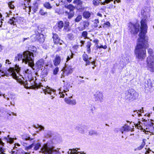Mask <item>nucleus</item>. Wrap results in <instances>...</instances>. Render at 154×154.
Wrapping results in <instances>:
<instances>
[{"label": "nucleus", "mask_w": 154, "mask_h": 154, "mask_svg": "<svg viewBox=\"0 0 154 154\" xmlns=\"http://www.w3.org/2000/svg\"><path fill=\"white\" fill-rule=\"evenodd\" d=\"M8 114L9 115V116H11L12 115H14V116H17V114L16 113H15L14 112H8Z\"/></svg>", "instance_id": "nucleus-59"}, {"label": "nucleus", "mask_w": 154, "mask_h": 154, "mask_svg": "<svg viewBox=\"0 0 154 154\" xmlns=\"http://www.w3.org/2000/svg\"><path fill=\"white\" fill-rule=\"evenodd\" d=\"M97 131H91L89 132V135L91 136L94 135H97Z\"/></svg>", "instance_id": "nucleus-49"}, {"label": "nucleus", "mask_w": 154, "mask_h": 154, "mask_svg": "<svg viewBox=\"0 0 154 154\" xmlns=\"http://www.w3.org/2000/svg\"><path fill=\"white\" fill-rule=\"evenodd\" d=\"M24 139L26 140H32L33 139V138H31L30 137H26Z\"/></svg>", "instance_id": "nucleus-61"}, {"label": "nucleus", "mask_w": 154, "mask_h": 154, "mask_svg": "<svg viewBox=\"0 0 154 154\" xmlns=\"http://www.w3.org/2000/svg\"><path fill=\"white\" fill-rule=\"evenodd\" d=\"M72 97V96L69 97V98H65V102L67 104L71 105H75L76 103V102L75 100H71L70 98Z\"/></svg>", "instance_id": "nucleus-18"}, {"label": "nucleus", "mask_w": 154, "mask_h": 154, "mask_svg": "<svg viewBox=\"0 0 154 154\" xmlns=\"http://www.w3.org/2000/svg\"><path fill=\"white\" fill-rule=\"evenodd\" d=\"M63 21H59L55 26V30L57 31H60L63 26Z\"/></svg>", "instance_id": "nucleus-19"}, {"label": "nucleus", "mask_w": 154, "mask_h": 154, "mask_svg": "<svg viewBox=\"0 0 154 154\" xmlns=\"http://www.w3.org/2000/svg\"><path fill=\"white\" fill-rule=\"evenodd\" d=\"M12 2H9L8 3V7L10 9H14V5L12 3Z\"/></svg>", "instance_id": "nucleus-51"}, {"label": "nucleus", "mask_w": 154, "mask_h": 154, "mask_svg": "<svg viewBox=\"0 0 154 154\" xmlns=\"http://www.w3.org/2000/svg\"><path fill=\"white\" fill-rule=\"evenodd\" d=\"M82 16L81 15H78L75 20V21L76 22H79L82 19Z\"/></svg>", "instance_id": "nucleus-41"}, {"label": "nucleus", "mask_w": 154, "mask_h": 154, "mask_svg": "<svg viewBox=\"0 0 154 154\" xmlns=\"http://www.w3.org/2000/svg\"><path fill=\"white\" fill-rule=\"evenodd\" d=\"M83 59L84 61H86L88 60V56L86 54H84L82 55Z\"/></svg>", "instance_id": "nucleus-48"}, {"label": "nucleus", "mask_w": 154, "mask_h": 154, "mask_svg": "<svg viewBox=\"0 0 154 154\" xmlns=\"http://www.w3.org/2000/svg\"><path fill=\"white\" fill-rule=\"evenodd\" d=\"M146 62L149 70L154 72V56H149L147 58Z\"/></svg>", "instance_id": "nucleus-6"}, {"label": "nucleus", "mask_w": 154, "mask_h": 154, "mask_svg": "<svg viewBox=\"0 0 154 154\" xmlns=\"http://www.w3.org/2000/svg\"><path fill=\"white\" fill-rule=\"evenodd\" d=\"M143 108L142 107V109H140V110H136L135 111H134L133 112L132 114V116H136V115H137V116L138 117H140V116H141V114L140 113H139L138 112L139 111L140 112V113L141 112H143Z\"/></svg>", "instance_id": "nucleus-24"}, {"label": "nucleus", "mask_w": 154, "mask_h": 154, "mask_svg": "<svg viewBox=\"0 0 154 154\" xmlns=\"http://www.w3.org/2000/svg\"><path fill=\"white\" fill-rule=\"evenodd\" d=\"M126 61H125V63H128L130 61L129 60V57H126Z\"/></svg>", "instance_id": "nucleus-63"}, {"label": "nucleus", "mask_w": 154, "mask_h": 154, "mask_svg": "<svg viewBox=\"0 0 154 154\" xmlns=\"http://www.w3.org/2000/svg\"><path fill=\"white\" fill-rule=\"evenodd\" d=\"M40 14L42 16H47L48 15L47 12L45 11V10L43 9H41L39 11Z\"/></svg>", "instance_id": "nucleus-37"}, {"label": "nucleus", "mask_w": 154, "mask_h": 154, "mask_svg": "<svg viewBox=\"0 0 154 154\" xmlns=\"http://www.w3.org/2000/svg\"><path fill=\"white\" fill-rule=\"evenodd\" d=\"M94 99L95 101L102 102L103 100V93L99 91H97L94 94Z\"/></svg>", "instance_id": "nucleus-12"}, {"label": "nucleus", "mask_w": 154, "mask_h": 154, "mask_svg": "<svg viewBox=\"0 0 154 154\" xmlns=\"http://www.w3.org/2000/svg\"><path fill=\"white\" fill-rule=\"evenodd\" d=\"M113 1V3L115 4L116 2L117 3L120 2L121 0H105V2L103 3V4L104 5L105 4H108L112 1Z\"/></svg>", "instance_id": "nucleus-30"}, {"label": "nucleus", "mask_w": 154, "mask_h": 154, "mask_svg": "<svg viewBox=\"0 0 154 154\" xmlns=\"http://www.w3.org/2000/svg\"><path fill=\"white\" fill-rule=\"evenodd\" d=\"M53 142L50 141L44 144L41 148L42 152L45 154H60L59 150L54 149V147L53 146Z\"/></svg>", "instance_id": "nucleus-3"}, {"label": "nucleus", "mask_w": 154, "mask_h": 154, "mask_svg": "<svg viewBox=\"0 0 154 154\" xmlns=\"http://www.w3.org/2000/svg\"><path fill=\"white\" fill-rule=\"evenodd\" d=\"M99 0H93V4L96 6H97L99 5Z\"/></svg>", "instance_id": "nucleus-53"}, {"label": "nucleus", "mask_w": 154, "mask_h": 154, "mask_svg": "<svg viewBox=\"0 0 154 154\" xmlns=\"http://www.w3.org/2000/svg\"><path fill=\"white\" fill-rule=\"evenodd\" d=\"M69 26V22L68 21L65 22L64 26H63L64 29H67Z\"/></svg>", "instance_id": "nucleus-52"}, {"label": "nucleus", "mask_w": 154, "mask_h": 154, "mask_svg": "<svg viewBox=\"0 0 154 154\" xmlns=\"http://www.w3.org/2000/svg\"><path fill=\"white\" fill-rule=\"evenodd\" d=\"M91 45V43L90 42H87L86 45L87 51L88 54L91 53V49L90 47Z\"/></svg>", "instance_id": "nucleus-35"}, {"label": "nucleus", "mask_w": 154, "mask_h": 154, "mask_svg": "<svg viewBox=\"0 0 154 154\" xmlns=\"http://www.w3.org/2000/svg\"><path fill=\"white\" fill-rule=\"evenodd\" d=\"M110 23L109 22H106L103 24V27H109L110 26Z\"/></svg>", "instance_id": "nucleus-54"}, {"label": "nucleus", "mask_w": 154, "mask_h": 154, "mask_svg": "<svg viewBox=\"0 0 154 154\" xmlns=\"http://www.w3.org/2000/svg\"><path fill=\"white\" fill-rule=\"evenodd\" d=\"M34 142L31 145L29 146H28L26 147H25V149L26 150H28L31 149L34 146Z\"/></svg>", "instance_id": "nucleus-45"}, {"label": "nucleus", "mask_w": 154, "mask_h": 154, "mask_svg": "<svg viewBox=\"0 0 154 154\" xmlns=\"http://www.w3.org/2000/svg\"><path fill=\"white\" fill-rule=\"evenodd\" d=\"M34 128H39L40 131L44 130L45 128L43 126L38 125H37V126H35Z\"/></svg>", "instance_id": "nucleus-43"}, {"label": "nucleus", "mask_w": 154, "mask_h": 154, "mask_svg": "<svg viewBox=\"0 0 154 154\" xmlns=\"http://www.w3.org/2000/svg\"><path fill=\"white\" fill-rule=\"evenodd\" d=\"M94 26L95 28H96L98 26V24L99 23V20L98 19H95L94 21Z\"/></svg>", "instance_id": "nucleus-44"}, {"label": "nucleus", "mask_w": 154, "mask_h": 154, "mask_svg": "<svg viewBox=\"0 0 154 154\" xmlns=\"http://www.w3.org/2000/svg\"><path fill=\"white\" fill-rule=\"evenodd\" d=\"M43 91L45 94H46V93L51 95V99H53L54 98V97L53 96V95H55V91L51 88L48 86L47 87H44L43 88H42Z\"/></svg>", "instance_id": "nucleus-8"}, {"label": "nucleus", "mask_w": 154, "mask_h": 154, "mask_svg": "<svg viewBox=\"0 0 154 154\" xmlns=\"http://www.w3.org/2000/svg\"><path fill=\"white\" fill-rule=\"evenodd\" d=\"M124 95V99L128 102H131L136 99L138 96V93L133 89H131L128 91H126Z\"/></svg>", "instance_id": "nucleus-4"}, {"label": "nucleus", "mask_w": 154, "mask_h": 154, "mask_svg": "<svg viewBox=\"0 0 154 154\" xmlns=\"http://www.w3.org/2000/svg\"><path fill=\"white\" fill-rule=\"evenodd\" d=\"M145 133L146 134H148L146 132H149L151 134L150 135L154 134V123L152 122L151 120H148L146 122V125H145Z\"/></svg>", "instance_id": "nucleus-5"}, {"label": "nucleus", "mask_w": 154, "mask_h": 154, "mask_svg": "<svg viewBox=\"0 0 154 154\" xmlns=\"http://www.w3.org/2000/svg\"><path fill=\"white\" fill-rule=\"evenodd\" d=\"M4 98L8 100H11L10 104L14 106L15 102L14 100L15 98V96L11 94L9 97H7L6 96H4Z\"/></svg>", "instance_id": "nucleus-17"}, {"label": "nucleus", "mask_w": 154, "mask_h": 154, "mask_svg": "<svg viewBox=\"0 0 154 154\" xmlns=\"http://www.w3.org/2000/svg\"><path fill=\"white\" fill-rule=\"evenodd\" d=\"M73 72L71 66L68 67L66 66V63L65 64V66L63 71V75H62L61 77L64 76L65 75H68L71 74Z\"/></svg>", "instance_id": "nucleus-11"}, {"label": "nucleus", "mask_w": 154, "mask_h": 154, "mask_svg": "<svg viewBox=\"0 0 154 154\" xmlns=\"http://www.w3.org/2000/svg\"><path fill=\"white\" fill-rule=\"evenodd\" d=\"M85 61L86 62V64H85L86 66H87V65H89L91 63L89 61V60H87L86 61Z\"/></svg>", "instance_id": "nucleus-60"}, {"label": "nucleus", "mask_w": 154, "mask_h": 154, "mask_svg": "<svg viewBox=\"0 0 154 154\" xmlns=\"http://www.w3.org/2000/svg\"><path fill=\"white\" fill-rule=\"evenodd\" d=\"M64 58L62 54L56 55L53 60L54 64L55 66H57L59 65L61 61Z\"/></svg>", "instance_id": "nucleus-10"}, {"label": "nucleus", "mask_w": 154, "mask_h": 154, "mask_svg": "<svg viewBox=\"0 0 154 154\" xmlns=\"http://www.w3.org/2000/svg\"><path fill=\"white\" fill-rule=\"evenodd\" d=\"M148 52L150 55L149 56H154V53L151 49H149L148 50Z\"/></svg>", "instance_id": "nucleus-46"}, {"label": "nucleus", "mask_w": 154, "mask_h": 154, "mask_svg": "<svg viewBox=\"0 0 154 154\" xmlns=\"http://www.w3.org/2000/svg\"><path fill=\"white\" fill-rule=\"evenodd\" d=\"M64 6L65 8L69 9V11H73L75 9L74 6L71 4L68 5H65Z\"/></svg>", "instance_id": "nucleus-33"}, {"label": "nucleus", "mask_w": 154, "mask_h": 154, "mask_svg": "<svg viewBox=\"0 0 154 154\" xmlns=\"http://www.w3.org/2000/svg\"><path fill=\"white\" fill-rule=\"evenodd\" d=\"M54 42L56 44H62L63 41L60 40L59 38L56 39H54Z\"/></svg>", "instance_id": "nucleus-39"}, {"label": "nucleus", "mask_w": 154, "mask_h": 154, "mask_svg": "<svg viewBox=\"0 0 154 154\" xmlns=\"http://www.w3.org/2000/svg\"><path fill=\"white\" fill-rule=\"evenodd\" d=\"M44 6L48 9H51L52 7L49 2H46L44 4Z\"/></svg>", "instance_id": "nucleus-38"}, {"label": "nucleus", "mask_w": 154, "mask_h": 154, "mask_svg": "<svg viewBox=\"0 0 154 154\" xmlns=\"http://www.w3.org/2000/svg\"><path fill=\"white\" fill-rule=\"evenodd\" d=\"M28 50L34 52H35L37 51V48L34 46H29L28 48Z\"/></svg>", "instance_id": "nucleus-34"}, {"label": "nucleus", "mask_w": 154, "mask_h": 154, "mask_svg": "<svg viewBox=\"0 0 154 154\" xmlns=\"http://www.w3.org/2000/svg\"><path fill=\"white\" fill-rule=\"evenodd\" d=\"M31 0H25L23 2H22L20 3L21 6H23V9L26 10V11H28L30 12L31 11V7L30 6L29 3Z\"/></svg>", "instance_id": "nucleus-9"}, {"label": "nucleus", "mask_w": 154, "mask_h": 154, "mask_svg": "<svg viewBox=\"0 0 154 154\" xmlns=\"http://www.w3.org/2000/svg\"><path fill=\"white\" fill-rule=\"evenodd\" d=\"M59 38L58 35L56 34H54L53 38L54 41V39H57Z\"/></svg>", "instance_id": "nucleus-58"}, {"label": "nucleus", "mask_w": 154, "mask_h": 154, "mask_svg": "<svg viewBox=\"0 0 154 154\" xmlns=\"http://www.w3.org/2000/svg\"><path fill=\"white\" fill-rule=\"evenodd\" d=\"M71 151H68V154H77L76 152H72V151L71 150Z\"/></svg>", "instance_id": "nucleus-62"}, {"label": "nucleus", "mask_w": 154, "mask_h": 154, "mask_svg": "<svg viewBox=\"0 0 154 154\" xmlns=\"http://www.w3.org/2000/svg\"><path fill=\"white\" fill-rule=\"evenodd\" d=\"M52 133L51 131H47L45 133L44 136L46 138L51 137L52 136Z\"/></svg>", "instance_id": "nucleus-31"}, {"label": "nucleus", "mask_w": 154, "mask_h": 154, "mask_svg": "<svg viewBox=\"0 0 154 154\" xmlns=\"http://www.w3.org/2000/svg\"><path fill=\"white\" fill-rule=\"evenodd\" d=\"M15 60H21L22 63H24L31 67L34 66V56L33 53L29 50L23 52L22 54H19L15 57Z\"/></svg>", "instance_id": "nucleus-2"}, {"label": "nucleus", "mask_w": 154, "mask_h": 154, "mask_svg": "<svg viewBox=\"0 0 154 154\" xmlns=\"http://www.w3.org/2000/svg\"><path fill=\"white\" fill-rule=\"evenodd\" d=\"M67 37L69 39L71 40H72L74 38L73 35L72 33L69 34L68 35Z\"/></svg>", "instance_id": "nucleus-56"}, {"label": "nucleus", "mask_w": 154, "mask_h": 154, "mask_svg": "<svg viewBox=\"0 0 154 154\" xmlns=\"http://www.w3.org/2000/svg\"><path fill=\"white\" fill-rule=\"evenodd\" d=\"M31 8H32V10L33 11V12H35L36 11H37L38 8V3L36 2L34 3L33 4L32 7H31Z\"/></svg>", "instance_id": "nucleus-28"}, {"label": "nucleus", "mask_w": 154, "mask_h": 154, "mask_svg": "<svg viewBox=\"0 0 154 154\" xmlns=\"http://www.w3.org/2000/svg\"><path fill=\"white\" fill-rule=\"evenodd\" d=\"M9 137V135H8L7 137H5L4 139L7 143L12 144L14 143V140L16 139V138L10 137Z\"/></svg>", "instance_id": "nucleus-21"}, {"label": "nucleus", "mask_w": 154, "mask_h": 154, "mask_svg": "<svg viewBox=\"0 0 154 154\" xmlns=\"http://www.w3.org/2000/svg\"><path fill=\"white\" fill-rule=\"evenodd\" d=\"M78 29L80 31H82L85 29V27H79Z\"/></svg>", "instance_id": "nucleus-64"}, {"label": "nucleus", "mask_w": 154, "mask_h": 154, "mask_svg": "<svg viewBox=\"0 0 154 154\" xmlns=\"http://www.w3.org/2000/svg\"><path fill=\"white\" fill-rule=\"evenodd\" d=\"M34 146L35 147L34 148V149L35 150H37L41 147V144L39 143H38L36 144L34 143Z\"/></svg>", "instance_id": "nucleus-36"}, {"label": "nucleus", "mask_w": 154, "mask_h": 154, "mask_svg": "<svg viewBox=\"0 0 154 154\" xmlns=\"http://www.w3.org/2000/svg\"><path fill=\"white\" fill-rule=\"evenodd\" d=\"M65 13L68 15V17L69 19H70L72 18L74 14V12L73 11H69V12L66 11H65Z\"/></svg>", "instance_id": "nucleus-29"}, {"label": "nucleus", "mask_w": 154, "mask_h": 154, "mask_svg": "<svg viewBox=\"0 0 154 154\" xmlns=\"http://www.w3.org/2000/svg\"><path fill=\"white\" fill-rule=\"evenodd\" d=\"M91 15V13L88 11H84L83 13L84 17L86 19H88L90 17Z\"/></svg>", "instance_id": "nucleus-27"}, {"label": "nucleus", "mask_w": 154, "mask_h": 154, "mask_svg": "<svg viewBox=\"0 0 154 154\" xmlns=\"http://www.w3.org/2000/svg\"><path fill=\"white\" fill-rule=\"evenodd\" d=\"M141 26L139 24L136 23L133 24L131 23L129 24V30L131 33L133 34H136L139 31L140 32L139 35V38L138 39V43L135 50L136 58L139 60H142L146 56V48L147 46V42L145 39V35L147 32V21L145 19H142L140 22Z\"/></svg>", "instance_id": "nucleus-1"}, {"label": "nucleus", "mask_w": 154, "mask_h": 154, "mask_svg": "<svg viewBox=\"0 0 154 154\" xmlns=\"http://www.w3.org/2000/svg\"><path fill=\"white\" fill-rule=\"evenodd\" d=\"M4 143L1 140V139L0 138V154H6V150L3 147Z\"/></svg>", "instance_id": "nucleus-20"}, {"label": "nucleus", "mask_w": 154, "mask_h": 154, "mask_svg": "<svg viewBox=\"0 0 154 154\" xmlns=\"http://www.w3.org/2000/svg\"><path fill=\"white\" fill-rule=\"evenodd\" d=\"M36 66L39 69H41L42 70V68L45 66L44 60L43 59H41L38 60L36 63Z\"/></svg>", "instance_id": "nucleus-16"}, {"label": "nucleus", "mask_w": 154, "mask_h": 154, "mask_svg": "<svg viewBox=\"0 0 154 154\" xmlns=\"http://www.w3.org/2000/svg\"><path fill=\"white\" fill-rule=\"evenodd\" d=\"M88 32L87 31H83L82 33V36L84 37L85 38H87Z\"/></svg>", "instance_id": "nucleus-50"}, {"label": "nucleus", "mask_w": 154, "mask_h": 154, "mask_svg": "<svg viewBox=\"0 0 154 154\" xmlns=\"http://www.w3.org/2000/svg\"><path fill=\"white\" fill-rule=\"evenodd\" d=\"M0 27L2 29H5L6 28L5 23H4L2 20H0Z\"/></svg>", "instance_id": "nucleus-42"}, {"label": "nucleus", "mask_w": 154, "mask_h": 154, "mask_svg": "<svg viewBox=\"0 0 154 154\" xmlns=\"http://www.w3.org/2000/svg\"><path fill=\"white\" fill-rule=\"evenodd\" d=\"M48 66V65H46L44 66V68L42 71L41 74L44 77L46 76L48 74V70L47 68Z\"/></svg>", "instance_id": "nucleus-23"}, {"label": "nucleus", "mask_w": 154, "mask_h": 154, "mask_svg": "<svg viewBox=\"0 0 154 154\" xmlns=\"http://www.w3.org/2000/svg\"><path fill=\"white\" fill-rule=\"evenodd\" d=\"M35 38L36 39L37 41L41 43L43 42L44 41V39L43 38V35H37L35 36Z\"/></svg>", "instance_id": "nucleus-22"}, {"label": "nucleus", "mask_w": 154, "mask_h": 154, "mask_svg": "<svg viewBox=\"0 0 154 154\" xmlns=\"http://www.w3.org/2000/svg\"><path fill=\"white\" fill-rule=\"evenodd\" d=\"M86 129V126L80 125H77L75 129L79 133L83 134L85 133Z\"/></svg>", "instance_id": "nucleus-13"}, {"label": "nucleus", "mask_w": 154, "mask_h": 154, "mask_svg": "<svg viewBox=\"0 0 154 154\" xmlns=\"http://www.w3.org/2000/svg\"><path fill=\"white\" fill-rule=\"evenodd\" d=\"M73 2L76 5L77 9L80 10V11H82L84 10V7H83L82 6L83 2L81 0H74Z\"/></svg>", "instance_id": "nucleus-15"}, {"label": "nucleus", "mask_w": 154, "mask_h": 154, "mask_svg": "<svg viewBox=\"0 0 154 154\" xmlns=\"http://www.w3.org/2000/svg\"><path fill=\"white\" fill-rule=\"evenodd\" d=\"M73 54L71 51V54H69V55L67 56L66 59V62H67L71 59L73 57Z\"/></svg>", "instance_id": "nucleus-40"}, {"label": "nucleus", "mask_w": 154, "mask_h": 154, "mask_svg": "<svg viewBox=\"0 0 154 154\" xmlns=\"http://www.w3.org/2000/svg\"><path fill=\"white\" fill-rule=\"evenodd\" d=\"M59 71V68L58 67H57L55 68L53 71L54 74L55 75L57 74L58 72Z\"/></svg>", "instance_id": "nucleus-55"}, {"label": "nucleus", "mask_w": 154, "mask_h": 154, "mask_svg": "<svg viewBox=\"0 0 154 154\" xmlns=\"http://www.w3.org/2000/svg\"><path fill=\"white\" fill-rule=\"evenodd\" d=\"M59 91V94L60 95V97H64V94L63 93H66V92L69 91V88L66 85L64 86L63 88H60L58 90Z\"/></svg>", "instance_id": "nucleus-14"}, {"label": "nucleus", "mask_w": 154, "mask_h": 154, "mask_svg": "<svg viewBox=\"0 0 154 154\" xmlns=\"http://www.w3.org/2000/svg\"><path fill=\"white\" fill-rule=\"evenodd\" d=\"M23 18L20 17H13L9 20L8 23L14 25L16 24V23L20 24H22L23 22Z\"/></svg>", "instance_id": "nucleus-7"}, {"label": "nucleus", "mask_w": 154, "mask_h": 154, "mask_svg": "<svg viewBox=\"0 0 154 154\" xmlns=\"http://www.w3.org/2000/svg\"><path fill=\"white\" fill-rule=\"evenodd\" d=\"M32 73V72L31 70H30L29 69H27L25 71L24 74L26 76H27L26 75H30Z\"/></svg>", "instance_id": "nucleus-47"}, {"label": "nucleus", "mask_w": 154, "mask_h": 154, "mask_svg": "<svg viewBox=\"0 0 154 154\" xmlns=\"http://www.w3.org/2000/svg\"><path fill=\"white\" fill-rule=\"evenodd\" d=\"M131 129L129 128V126L126 125H125L124 126L122 127L120 129V131L122 133H123V132L128 131L130 130Z\"/></svg>", "instance_id": "nucleus-25"}, {"label": "nucleus", "mask_w": 154, "mask_h": 154, "mask_svg": "<svg viewBox=\"0 0 154 154\" xmlns=\"http://www.w3.org/2000/svg\"><path fill=\"white\" fill-rule=\"evenodd\" d=\"M144 145L145 144L143 143L140 146L137 147V149L138 150L141 149L144 147Z\"/></svg>", "instance_id": "nucleus-57"}, {"label": "nucleus", "mask_w": 154, "mask_h": 154, "mask_svg": "<svg viewBox=\"0 0 154 154\" xmlns=\"http://www.w3.org/2000/svg\"><path fill=\"white\" fill-rule=\"evenodd\" d=\"M55 12L59 14H63L64 13L63 10L59 7L55 9Z\"/></svg>", "instance_id": "nucleus-32"}, {"label": "nucleus", "mask_w": 154, "mask_h": 154, "mask_svg": "<svg viewBox=\"0 0 154 154\" xmlns=\"http://www.w3.org/2000/svg\"><path fill=\"white\" fill-rule=\"evenodd\" d=\"M145 87L150 89L152 86V83L151 80L149 79L147 81V82H146L145 84Z\"/></svg>", "instance_id": "nucleus-26"}]
</instances>
